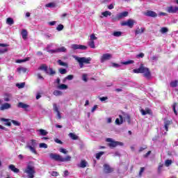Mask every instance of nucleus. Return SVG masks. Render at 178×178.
<instances>
[{
  "label": "nucleus",
  "instance_id": "44",
  "mask_svg": "<svg viewBox=\"0 0 178 178\" xmlns=\"http://www.w3.org/2000/svg\"><path fill=\"white\" fill-rule=\"evenodd\" d=\"M53 111L56 113L59 112V108L58 107V105H56V104H53Z\"/></svg>",
  "mask_w": 178,
  "mask_h": 178
},
{
  "label": "nucleus",
  "instance_id": "47",
  "mask_svg": "<svg viewBox=\"0 0 178 178\" xmlns=\"http://www.w3.org/2000/svg\"><path fill=\"white\" fill-rule=\"evenodd\" d=\"M31 147H36L37 146V140L32 139L31 140Z\"/></svg>",
  "mask_w": 178,
  "mask_h": 178
},
{
  "label": "nucleus",
  "instance_id": "62",
  "mask_svg": "<svg viewBox=\"0 0 178 178\" xmlns=\"http://www.w3.org/2000/svg\"><path fill=\"white\" fill-rule=\"evenodd\" d=\"M144 149H147L146 145H145L143 147H140L139 152H143V151H144Z\"/></svg>",
  "mask_w": 178,
  "mask_h": 178
},
{
  "label": "nucleus",
  "instance_id": "5",
  "mask_svg": "<svg viewBox=\"0 0 178 178\" xmlns=\"http://www.w3.org/2000/svg\"><path fill=\"white\" fill-rule=\"evenodd\" d=\"M77 62L79 63V66L81 68L84 67V63L86 65H90L91 63V58H86V57H81V58H78L76 59Z\"/></svg>",
  "mask_w": 178,
  "mask_h": 178
},
{
  "label": "nucleus",
  "instance_id": "17",
  "mask_svg": "<svg viewBox=\"0 0 178 178\" xmlns=\"http://www.w3.org/2000/svg\"><path fill=\"white\" fill-rule=\"evenodd\" d=\"M172 124V121L170 120H165L164 122V129L166 131H169V126Z\"/></svg>",
  "mask_w": 178,
  "mask_h": 178
},
{
  "label": "nucleus",
  "instance_id": "24",
  "mask_svg": "<svg viewBox=\"0 0 178 178\" xmlns=\"http://www.w3.org/2000/svg\"><path fill=\"white\" fill-rule=\"evenodd\" d=\"M145 30V29L144 28H141L140 29V28H138L136 31H135V34L136 35H138V34H143V33H144V31Z\"/></svg>",
  "mask_w": 178,
  "mask_h": 178
},
{
  "label": "nucleus",
  "instance_id": "52",
  "mask_svg": "<svg viewBox=\"0 0 178 178\" xmlns=\"http://www.w3.org/2000/svg\"><path fill=\"white\" fill-rule=\"evenodd\" d=\"M168 29L166 27H163L161 29V33H162L163 34H165V33H168Z\"/></svg>",
  "mask_w": 178,
  "mask_h": 178
},
{
  "label": "nucleus",
  "instance_id": "54",
  "mask_svg": "<svg viewBox=\"0 0 178 178\" xmlns=\"http://www.w3.org/2000/svg\"><path fill=\"white\" fill-rule=\"evenodd\" d=\"M39 147L40 148H48V145L45 143H40Z\"/></svg>",
  "mask_w": 178,
  "mask_h": 178
},
{
  "label": "nucleus",
  "instance_id": "30",
  "mask_svg": "<svg viewBox=\"0 0 178 178\" xmlns=\"http://www.w3.org/2000/svg\"><path fill=\"white\" fill-rule=\"evenodd\" d=\"M88 45L92 49H95V42L94 40H90V42H88Z\"/></svg>",
  "mask_w": 178,
  "mask_h": 178
},
{
  "label": "nucleus",
  "instance_id": "43",
  "mask_svg": "<svg viewBox=\"0 0 178 178\" xmlns=\"http://www.w3.org/2000/svg\"><path fill=\"white\" fill-rule=\"evenodd\" d=\"M25 86H26V83L24 82L16 84V86L18 87V88H24Z\"/></svg>",
  "mask_w": 178,
  "mask_h": 178
},
{
  "label": "nucleus",
  "instance_id": "14",
  "mask_svg": "<svg viewBox=\"0 0 178 178\" xmlns=\"http://www.w3.org/2000/svg\"><path fill=\"white\" fill-rule=\"evenodd\" d=\"M11 105L9 103H5L3 104H2L0 107V111H5L6 109H10V108H11Z\"/></svg>",
  "mask_w": 178,
  "mask_h": 178
},
{
  "label": "nucleus",
  "instance_id": "4",
  "mask_svg": "<svg viewBox=\"0 0 178 178\" xmlns=\"http://www.w3.org/2000/svg\"><path fill=\"white\" fill-rule=\"evenodd\" d=\"M106 141H107V143H108V147H110V148H115L116 147H123L124 144L122 142H119V141H114L113 140H112V138H108Z\"/></svg>",
  "mask_w": 178,
  "mask_h": 178
},
{
  "label": "nucleus",
  "instance_id": "2",
  "mask_svg": "<svg viewBox=\"0 0 178 178\" xmlns=\"http://www.w3.org/2000/svg\"><path fill=\"white\" fill-rule=\"evenodd\" d=\"M134 73H143L144 77L147 79V80H150L151 79V71H149V69L148 67H144V64L141 63L140 67L137 69H134L133 70Z\"/></svg>",
  "mask_w": 178,
  "mask_h": 178
},
{
  "label": "nucleus",
  "instance_id": "58",
  "mask_svg": "<svg viewBox=\"0 0 178 178\" xmlns=\"http://www.w3.org/2000/svg\"><path fill=\"white\" fill-rule=\"evenodd\" d=\"M151 155V151H148L145 154L143 155V158H148Z\"/></svg>",
  "mask_w": 178,
  "mask_h": 178
},
{
  "label": "nucleus",
  "instance_id": "48",
  "mask_svg": "<svg viewBox=\"0 0 178 178\" xmlns=\"http://www.w3.org/2000/svg\"><path fill=\"white\" fill-rule=\"evenodd\" d=\"M57 52H66V48L65 47H60L57 49Z\"/></svg>",
  "mask_w": 178,
  "mask_h": 178
},
{
  "label": "nucleus",
  "instance_id": "64",
  "mask_svg": "<svg viewBox=\"0 0 178 178\" xmlns=\"http://www.w3.org/2000/svg\"><path fill=\"white\" fill-rule=\"evenodd\" d=\"M5 52H8V48L0 49V54H5Z\"/></svg>",
  "mask_w": 178,
  "mask_h": 178
},
{
  "label": "nucleus",
  "instance_id": "37",
  "mask_svg": "<svg viewBox=\"0 0 178 178\" xmlns=\"http://www.w3.org/2000/svg\"><path fill=\"white\" fill-rule=\"evenodd\" d=\"M17 72H19V73H22V72H23V73H26V72H27V69L25 67H18Z\"/></svg>",
  "mask_w": 178,
  "mask_h": 178
},
{
  "label": "nucleus",
  "instance_id": "46",
  "mask_svg": "<svg viewBox=\"0 0 178 178\" xmlns=\"http://www.w3.org/2000/svg\"><path fill=\"white\" fill-rule=\"evenodd\" d=\"M65 26H63V24H59L58 25V26L56 27V30L58 31H62V30H63Z\"/></svg>",
  "mask_w": 178,
  "mask_h": 178
},
{
  "label": "nucleus",
  "instance_id": "51",
  "mask_svg": "<svg viewBox=\"0 0 178 178\" xmlns=\"http://www.w3.org/2000/svg\"><path fill=\"white\" fill-rule=\"evenodd\" d=\"M95 40H98V38L95 36V34L92 33L90 35V41H94Z\"/></svg>",
  "mask_w": 178,
  "mask_h": 178
},
{
  "label": "nucleus",
  "instance_id": "32",
  "mask_svg": "<svg viewBox=\"0 0 178 178\" xmlns=\"http://www.w3.org/2000/svg\"><path fill=\"white\" fill-rule=\"evenodd\" d=\"M53 94L56 97H59V96L62 95L63 93L60 90H54Z\"/></svg>",
  "mask_w": 178,
  "mask_h": 178
},
{
  "label": "nucleus",
  "instance_id": "12",
  "mask_svg": "<svg viewBox=\"0 0 178 178\" xmlns=\"http://www.w3.org/2000/svg\"><path fill=\"white\" fill-rule=\"evenodd\" d=\"M145 16H148L149 17H156L158 16V14L152 10H147L145 13Z\"/></svg>",
  "mask_w": 178,
  "mask_h": 178
},
{
  "label": "nucleus",
  "instance_id": "50",
  "mask_svg": "<svg viewBox=\"0 0 178 178\" xmlns=\"http://www.w3.org/2000/svg\"><path fill=\"white\" fill-rule=\"evenodd\" d=\"M11 123L14 124V126H20V122L15 120H11Z\"/></svg>",
  "mask_w": 178,
  "mask_h": 178
},
{
  "label": "nucleus",
  "instance_id": "8",
  "mask_svg": "<svg viewBox=\"0 0 178 178\" xmlns=\"http://www.w3.org/2000/svg\"><path fill=\"white\" fill-rule=\"evenodd\" d=\"M140 113L143 116H145V115H150L152 116V110L149 108H146L145 110L142 108L140 110Z\"/></svg>",
  "mask_w": 178,
  "mask_h": 178
},
{
  "label": "nucleus",
  "instance_id": "7",
  "mask_svg": "<svg viewBox=\"0 0 178 178\" xmlns=\"http://www.w3.org/2000/svg\"><path fill=\"white\" fill-rule=\"evenodd\" d=\"M177 11H178L177 6L173 7V6H170L166 8V12H168V13L175 14V13H177Z\"/></svg>",
  "mask_w": 178,
  "mask_h": 178
},
{
  "label": "nucleus",
  "instance_id": "21",
  "mask_svg": "<svg viewBox=\"0 0 178 178\" xmlns=\"http://www.w3.org/2000/svg\"><path fill=\"white\" fill-rule=\"evenodd\" d=\"M10 98H12V95H10L9 93L4 94V99H3V100L6 102H9V101H10Z\"/></svg>",
  "mask_w": 178,
  "mask_h": 178
},
{
  "label": "nucleus",
  "instance_id": "31",
  "mask_svg": "<svg viewBox=\"0 0 178 178\" xmlns=\"http://www.w3.org/2000/svg\"><path fill=\"white\" fill-rule=\"evenodd\" d=\"M124 119L129 124H130V123H131V118L130 117V115L129 114H127L125 115Z\"/></svg>",
  "mask_w": 178,
  "mask_h": 178
},
{
  "label": "nucleus",
  "instance_id": "36",
  "mask_svg": "<svg viewBox=\"0 0 178 178\" xmlns=\"http://www.w3.org/2000/svg\"><path fill=\"white\" fill-rule=\"evenodd\" d=\"M170 165H172V160H170V159L165 160V166H166L167 168H169V166H170Z\"/></svg>",
  "mask_w": 178,
  "mask_h": 178
},
{
  "label": "nucleus",
  "instance_id": "22",
  "mask_svg": "<svg viewBox=\"0 0 178 178\" xmlns=\"http://www.w3.org/2000/svg\"><path fill=\"white\" fill-rule=\"evenodd\" d=\"M79 168H86L87 167V161L86 160H81L80 164L78 165Z\"/></svg>",
  "mask_w": 178,
  "mask_h": 178
},
{
  "label": "nucleus",
  "instance_id": "9",
  "mask_svg": "<svg viewBox=\"0 0 178 178\" xmlns=\"http://www.w3.org/2000/svg\"><path fill=\"white\" fill-rule=\"evenodd\" d=\"M111 58H112V54H104L101 57V63H104V62H105V60H109V59H111Z\"/></svg>",
  "mask_w": 178,
  "mask_h": 178
},
{
  "label": "nucleus",
  "instance_id": "27",
  "mask_svg": "<svg viewBox=\"0 0 178 178\" xmlns=\"http://www.w3.org/2000/svg\"><path fill=\"white\" fill-rule=\"evenodd\" d=\"M6 24H9V26H12L13 24H15V21L10 17L7 18L6 19Z\"/></svg>",
  "mask_w": 178,
  "mask_h": 178
},
{
  "label": "nucleus",
  "instance_id": "29",
  "mask_svg": "<svg viewBox=\"0 0 178 178\" xmlns=\"http://www.w3.org/2000/svg\"><path fill=\"white\" fill-rule=\"evenodd\" d=\"M35 147H33L31 145H28L26 146V148H29L30 151L31 152H33V154H37V150H35V148H34Z\"/></svg>",
  "mask_w": 178,
  "mask_h": 178
},
{
  "label": "nucleus",
  "instance_id": "15",
  "mask_svg": "<svg viewBox=\"0 0 178 178\" xmlns=\"http://www.w3.org/2000/svg\"><path fill=\"white\" fill-rule=\"evenodd\" d=\"M17 108H22V109H27L28 108H30V106L29 104H26L23 102H19L17 104Z\"/></svg>",
  "mask_w": 178,
  "mask_h": 178
},
{
  "label": "nucleus",
  "instance_id": "19",
  "mask_svg": "<svg viewBox=\"0 0 178 178\" xmlns=\"http://www.w3.org/2000/svg\"><path fill=\"white\" fill-rule=\"evenodd\" d=\"M21 35L23 40H27V36L29 35V33L27 32V30L22 29L21 31Z\"/></svg>",
  "mask_w": 178,
  "mask_h": 178
},
{
  "label": "nucleus",
  "instance_id": "35",
  "mask_svg": "<svg viewBox=\"0 0 178 178\" xmlns=\"http://www.w3.org/2000/svg\"><path fill=\"white\" fill-rule=\"evenodd\" d=\"M133 63H134V60H129L128 61H124L122 63V65H132Z\"/></svg>",
  "mask_w": 178,
  "mask_h": 178
},
{
  "label": "nucleus",
  "instance_id": "38",
  "mask_svg": "<svg viewBox=\"0 0 178 178\" xmlns=\"http://www.w3.org/2000/svg\"><path fill=\"white\" fill-rule=\"evenodd\" d=\"M104 154H105V152H100L99 153L96 154V159H101V156H102V155H104Z\"/></svg>",
  "mask_w": 178,
  "mask_h": 178
},
{
  "label": "nucleus",
  "instance_id": "34",
  "mask_svg": "<svg viewBox=\"0 0 178 178\" xmlns=\"http://www.w3.org/2000/svg\"><path fill=\"white\" fill-rule=\"evenodd\" d=\"M102 15L104 17H108V16H111L112 15V13H111L110 11H104L102 13Z\"/></svg>",
  "mask_w": 178,
  "mask_h": 178
},
{
  "label": "nucleus",
  "instance_id": "25",
  "mask_svg": "<svg viewBox=\"0 0 178 178\" xmlns=\"http://www.w3.org/2000/svg\"><path fill=\"white\" fill-rule=\"evenodd\" d=\"M58 90H67V85L66 84H60L57 86Z\"/></svg>",
  "mask_w": 178,
  "mask_h": 178
},
{
  "label": "nucleus",
  "instance_id": "40",
  "mask_svg": "<svg viewBox=\"0 0 178 178\" xmlns=\"http://www.w3.org/2000/svg\"><path fill=\"white\" fill-rule=\"evenodd\" d=\"M58 72L60 73V74H66V73H67V71L65 68H60Z\"/></svg>",
  "mask_w": 178,
  "mask_h": 178
},
{
  "label": "nucleus",
  "instance_id": "28",
  "mask_svg": "<svg viewBox=\"0 0 178 178\" xmlns=\"http://www.w3.org/2000/svg\"><path fill=\"white\" fill-rule=\"evenodd\" d=\"M69 137H70V138H72V140H79V136H77L74 133H70Z\"/></svg>",
  "mask_w": 178,
  "mask_h": 178
},
{
  "label": "nucleus",
  "instance_id": "6",
  "mask_svg": "<svg viewBox=\"0 0 178 178\" xmlns=\"http://www.w3.org/2000/svg\"><path fill=\"white\" fill-rule=\"evenodd\" d=\"M121 25L128 26V27H130V29H133V26H134V20L129 19L127 21L122 22Z\"/></svg>",
  "mask_w": 178,
  "mask_h": 178
},
{
  "label": "nucleus",
  "instance_id": "41",
  "mask_svg": "<svg viewBox=\"0 0 178 178\" xmlns=\"http://www.w3.org/2000/svg\"><path fill=\"white\" fill-rule=\"evenodd\" d=\"M40 136H47L48 134V131H45V129H40Z\"/></svg>",
  "mask_w": 178,
  "mask_h": 178
},
{
  "label": "nucleus",
  "instance_id": "53",
  "mask_svg": "<svg viewBox=\"0 0 178 178\" xmlns=\"http://www.w3.org/2000/svg\"><path fill=\"white\" fill-rule=\"evenodd\" d=\"M144 170H145V168L144 167L140 168V170L139 172V177H141V176H143V173L144 172Z\"/></svg>",
  "mask_w": 178,
  "mask_h": 178
},
{
  "label": "nucleus",
  "instance_id": "42",
  "mask_svg": "<svg viewBox=\"0 0 178 178\" xmlns=\"http://www.w3.org/2000/svg\"><path fill=\"white\" fill-rule=\"evenodd\" d=\"M58 65H60V66H65V67H67V63L62 61V60H58Z\"/></svg>",
  "mask_w": 178,
  "mask_h": 178
},
{
  "label": "nucleus",
  "instance_id": "61",
  "mask_svg": "<svg viewBox=\"0 0 178 178\" xmlns=\"http://www.w3.org/2000/svg\"><path fill=\"white\" fill-rule=\"evenodd\" d=\"M47 52H49V54H55L56 52H58V51L54 50V49H49V50H47Z\"/></svg>",
  "mask_w": 178,
  "mask_h": 178
},
{
  "label": "nucleus",
  "instance_id": "55",
  "mask_svg": "<svg viewBox=\"0 0 178 178\" xmlns=\"http://www.w3.org/2000/svg\"><path fill=\"white\" fill-rule=\"evenodd\" d=\"M49 71H50V73H49V75H50V76H54V74H56V72H55V71L54 70V69L49 68Z\"/></svg>",
  "mask_w": 178,
  "mask_h": 178
},
{
  "label": "nucleus",
  "instance_id": "59",
  "mask_svg": "<svg viewBox=\"0 0 178 178\" xmlns=\"http://www.w3.org/2000/svg\"><path fill=\"white\" fill-rule=\"evenodd\" d=\"M60 152H62V154H67V150H66L64 148H60Z\"/></svg>",
  "mask_w": 178,
  "mask_h": 178
},
{
  "label": "nucleus",
  "instance_id": "20",
  "mask_svg": "<svg viewBox=\"0 0 178 178\" xmlns=\"http://www.w3.org/2000/svg\"><path fill=\"white\" fill-rule=\"evenodd\" d=\"M38 70H44L45 73L48 74V66H47V64H42L39 67Z\"/></svg>",
  "mask_w": 178,
  "mask_h": 178
},
{
  "label": "nucleus",
  "instance_id": "18",
  "mask_svg": "<svg viewBox=\"0 0 178 178\" xmlns=\"http://www.w3.org/2000/svg\"><path fill=\"white\" fill-rule=\"evenodd\" d=\"M9 169L12 171L14 172V173H19L20 172V170L18 168H16V166L15 165L11 164L9 165Z\"/></svg>",
  "mask_w": 178,
  "mask_h": 178
},
{
  "label": "nucleus",
  "instance_id": "26",
  "mask_svg": "<svg viewBox=\"0 0 178 178\" xmlns=\"http://www.w3.org/2000/svg\"><path fill=\"white\" fill-rule=\"evenodd\" d=\"M177 84H178V81L175 80V81H172L170 83V87H172V88H175L176 87H177Z\"/></svg>",
  "mask_w": 178,
  "mask_h": 178
},
{
  "label": "nucleus",
  "instance_id": "63",
  "mask_svg": "<svg viewBox=\"0 0 178 178\" xmlns=\"http://www.w3.org/2000/svg\"><path fill=\"white\" fill-rule=\"evenodd\" d=\"M145 54L144 53H140L136 56V58H144Z\"/></svg>",
  "mask_w": 178,
  "mask_h": 178
},
{
  "label": "nucleus",
  "instance_id": "39",
  "mask_svg": "<svg viewBox=\"0 0 178 178\" xmlns=\"http://www.w3.org/2000/svg\"><path fill=\"white\" fill-rule=\"evenodd\" d=\"M113 35H114V37H120V36H122V32L121 31H114L113 33Z\"/></svg>",
  "mask_w": 178,
  "mask_h": 178
},
{
  "label": "nucleus",
  "instance_id": "45",
  "mask_svg": "<svg viewBox=\"0 0 178 178\" xmlns=\"http://www.w3.org/2000/svg\"><path fill=\"white\" fill-rule=\"evenodd\" d=\"M55 6H56L55 3H49L46 4V8H55Z\"/></svg>",
  "mask_w": 178,
  "mask_h": 178
},
{
  "label": "nucleus",
  "instance_id": "16",
  "mask_svg": "<svg viewBox=\"0 0 178 178\" xmlns=\"http://www.w3.org/2000/svg\"><path fill=\"white\" fill-rule=\"evenodd\" d=\"M127 16H129V12L125 11V12L121 13L117 16L118 20H120L122 17H127Z\"/></svg>",
  "mask_w": 178,
  "mask_h": 178
},
{
  "label": "nucleus",
  "instance_id": "60",
  "mask_svg": "<svg viewBox=\"0 0 178 178\" xmlns=\"http://www.w3.org/2000/svg\"><path fill=\"white\" fill-rule=\"evenodd\" d=\"M55 143H57V144H63V142L62 140H59L58 138L54 139Z\"/></svg>",
  "mask_w": 178,
  "mask_h": 178
},
{
  "label": "nucleus",
  "instance_id": "56",
  "mask_svg": "<svg viewBox=\"0 0 178 178\" xmlns=\"http://www.w3.org/2000/svg\"><path fill=\"white\" fill-rule=\"evenodd\" d=\"M74 77V76L73 75L70 74L67 76L65 79V80H73Z\"/></svg>",
  "mask_w": 178,
  "mask_h": 178
},
{
  "label": "nucleus",
  "instance_id": "33",
  "mask_svg": "<svg viewBox=\"0 0 178 178\" xmlns=\"http://www.w3.org/2000/svg\"><path fill=\"white\" fill-rule=\"evenodd\" d=\"M178 103L175 102L172 104V110L175 113V115H177V111H176V106H177Z\"/></svg>",
  "mask_w": 178,
  "mask_h": 178
},
{
  "label": "nucleus",
  "instance_id": "10",
  "mask_svg": "<svg viewBox=\"0 0 178 178\" xmlns=\"http://www.w3.org/2000/svg\"><path fill=\"white\" fill-rule=\"evenodd\" d=\"M72 49H82L83 51H86V49H87V46L81 44H72Z\"/></svg>",
  "mask_w": 178,
  "mask_h": 178
},
{
  "label": "nucleus",
  "instance_id": "49",
  "mask_svg": "<svg viewBox=\"0 0 178 178\" xmlns=\"http://www.w3.org/2000/svg\"><path fill=\"white\" fill-rule=\"evenodd\" d=\"M163 168V163H159L158 167V172L159 174H161V172H162V168Z\"/></svg>",
  "mask_w": 178,
  "mask_h": 178
},
{
  "label": "nucleus",
  "instance_id": "57",
  "mask_svg": "<svg viewBox=\"0 0 178 178\" xmlns=\"http://www.w3.org/2000/svg\"><path fill=\"white\" fill-rule=\"evenodd\" d=\"M82 79L83 80V81H85L86 83H87V81H88V79H87V74H83L82 76Z\"/></svg>",
  "mask_w": 178,
  "mask_h": 178
},
{
  "label": "nucleus",
  "instance_id": "13",
  "mask_svg": "<svg viewBox=\"0 0 178 178\" xmlns=\"http://www.w3.org/2000/svg\"><path fill=\"white\" fill-rule=\"evenodd\" d=\"M1 122H5L4 126H8L10 127L12 126V122L10 119H6V118H0Z\"/></svg>",
  "mask_w": 178,
  "mask_h": 178
},
{
  "label": "nucleus",
  "instance_id": "23",
  "mask_svg": "<svg viewBox=\"0 0 178 178\" xmlns=\"http://www.w3.org/2000/svg\"><path fill=\"white\" fill-rule=\"evenodd\" d=\"M119 118H116L115 123L116 124H122L123 123V116L119 115Z\"/></svg>",
  "mask_w": 178,
  "mask_h": 178
},
{
  "label": "nucleus",
  "instance_id": "3",
  "mask_svg": "<svg viewBox=\"0 0 178 178\" xmlns=\"http://www.w3.org/2000/svg\"><path fill=\"white\" fill-rule=\"evenodd\" d=\"M49 158L51 159L53 161H56V162H69L71 161L72 156H66L65 158L62 157L60 154L50 153Z\"/></svg>",
  "mask_w": 178,
  "mask_h": 178
},
{
  "label": "nucleus",
  "instance_id": "11",
  "mask_svg": "<svg viewBox=\"0 0 178 178\" xmlns=\"http://www.w3.org/2000/svg\"><path fill=\"white\" fill-rule=\"evenodd\" d=\"M104 170L105 173H112L113 172L114 169L111 168L110 165L104 164Z\"/></svg>",
  "mask_w": 178,
  "mask_h": 178
},
{
  "label": "nucleus",
  "instance_id": "1",
  "mask_svg": "<svg viewBox=\"0 0 178 178\" xmlns=\"http://www.w3.org/2000/svg\"><path fill=\"white\" fill-rule=\"evenodd\" d=\"M23 172L27 175V178H34V175H35V167H34V162L29 161Z\"/></svg>",
  "mask_w": 178,
  "mask_h": 178
}]
</instances>
